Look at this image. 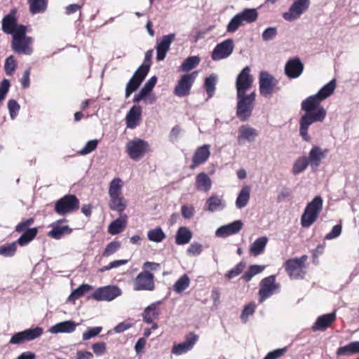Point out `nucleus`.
<instances>
[{"label": "nucleus", "instance_id": "obj_1", "mask_svg": "<svg viewBox=\"0 0 359 359\" xmlns=\"http://www.w3.org/2000/svg\"><path fill=\"white\" fill-rule=\"evenodd\" d=\"M336 88V81L332 79L325 84L315 95H310L304 100L301 108L305 111L299 120V135L306 142H309L311 137L308 134L309 126L315 122H322L327 114L325 108L320 102L332 95Z\"/></svg>", "mask_w": 359, "mask_h": 359}, {"label": "nucleus", "instance_id": "obj_2", "mask_svg": "<svg viewBox=\"0 0 359 359\" xmlns=\"http://www.w3.org/2000/svg\"><path fill=\"white\" fill-rule=\"evenodd\" d=\"M154 51L148 50L144 56L143 64L137 69L133 76L128 83L126 88V97L128 98L132 93L135 91L147 75L151 64Z\"/></svg>", "mask_w": 359, "mask_h": 359}, {"label": "nucleus", "instance_id": "obj_3", "mask_svg": "<svg viewBox=\"0 0 359 359\" xmlns=\"http://www.w3.org/2000/svg\"><path fill=\"white\" fill-rule=\"evenodd\" d=\"M323 201L319 196L307 204L301 217V224L303 227L308 228L316 221L323 209Z\"/></svg>", "mask_w": 359, "mask_h": 359}, {"label": "nucleus", "instance_id": "obj_4", "mask_svg": "<svg viewBox=\"0 0 359 359\" xmlns=\"http://www.w3.org/2000/svg\"><path fill=\"white\" fill-rule=\"evenodd\" d=\"M236 115L242 121H247L252 115L255 107L256 93L255 90L248 95H236Z\"/></svg>", "mask_w": 359, "mask_h": 359}, {"label": "nucleus", "instance_id": "obj_5", "mask_svg": "<svg viewBox=\"0 0 359 359\" xmlns=\"http://www.w3.org/2000/svg\"><path fill=\"white\" fill-rule=\"evenodd\" d=\"M26 32V27H20L17 32L13 35L11 46L15 52L29 55L33 52L31 45L34 40L32 37L27 36Z\"/></svg>", "mask_w": 359, "mask_h": 359}, {"label": "nucleus", "instance_id": "obj_6", "mask_svg": "<svg viewBox=\"0 0 359 359\" xmlns=\"http://www.w3.org/2000/svg\"><path fill=\"white\" fill-rule=\"evenodd\" d=\"M308 257L303 255L300 257L290 259L285 262V271L291 279H302L306 275L305 264Z\"/></svg>", "mask_w": 359, "mask_h": 359}, {"label": "nucleus", "instance_id": "obj_7", "mask_svg": "<svg viewBox=\"0 0 359 359\" xmlns=\"http://www.w3.org/2000/svg\"><path fill=\"white\" fill-rule=\"evenodd\" d=\"M126 150L131 159L138 161L150 150V147L147 141L135 138L127 142Z\"/></svg>", "mask_w": 359, "mask_h": 359}, {"label": "nucleus", "instance_id": "obj_8", "mask_svg": "<svg viewBox=\"0 0 359 359\" xmlns=\"http://www.w3.org/2000/svg\"><path fill=\"white\" fill-rule=\"evenodd\" d=\"M254 79L250 74V68L247 66L243 69L238 75L236 81V95H248V92H251L253 86Z\"/></svg>", "mask_w": 359, "mask_h": 359}, {"label": "nucleus", "instance_id": "obj_9", "mask_svg": "<svg viewBox=\"0 0 359 359\" xmlns=\"http://www.w3.org/2000/svg\"><path fill=\"white\" fill-rule=\"evenodd\" d=\"M121 294V290L115 285H107L96 289L89 298L98 302H111Z\"/></svg>", "mask_w": 359, "mask_h": 359}, {"label": "nucleus", "instance_id": "obj_10", "mask_svg": "<svg viewBox=\"0 0 359 359\" xmlns=\"http://www.w3.org/2000/svg\"><path fill=\"white\" fill-rule=\"evenodd\" d=\"M280 289L279 284L276 282L275 276H269L260 282L259 291V301L260 303L270 297L273 294L278 292Z\"/></svg>", "mask_w": 359, "mask_h": 359}, {"label": "nucleus", "instance_id": "obj_11", "mask_svg": "<svg viewBox=\"0 0 359 359\" xmlns=\"http://www.w3.org/2000/svg\"><path fill=\"white\" fill-rule=\"evenodd\" d=\"M310 6V0H295L289 11L283 14V18L289 22L298 19Z\"/></svg>", "mask_w": 359, "mask_h": 359}, {"label": "nucleus", "instance_id": "obj_12", "mask_svg": "<svg viewBox=\"0 0 359 359\" xmlns=\"http://www.w3.org/2000/svg\"><path fill=\"white\" fill-rule=\"evenodd\" d=\"M234 43L231 39H228L218 43L213 49L211 58L219 61L229 57L233 51Z\"/></svg>", "mask_w": 359, "mask_h": 359}, {"label": "nucleus", "instance_id": "obj_13", "mask_svg": "<svg viewBox=\"0 0 359 359\" xmlns=\"http://www.w3.org/2000/svg\"><path fill=\"white\" fill-rule=\"evenodd\" d=\"M79 208V200L74 195H67L58 200L55 205L57 213L64 215L71 212Z\"/></svg>", "mask_w": 359, "mask_h": 359}, {"label": "nucleus", "instance_id": "obj_14", "mask_svg": "<svg viewBox=\"0 0 359 359\" xmlns=\"http://www.w3.org/2000/svg\"><path fill=\"white\" fill-rule=\"evenodd\" d=\"M198 72L183 75L178 81L174 93L178 97H184L189 94L191 88L197 76Z\"/></svg>", "mask_w": 359, "mask_h": 359}, {"label": "nucleus", "instance_id": "obj_15", "mask_svg": "<svg viewBox=\"0 0 359 359\" xmlns=\"http://www.w3.org/2000/svg\"><path fill=\"white\" fill-rule=\"evenodd\" d=\"M154 275L147 271L141 272L134 280V290H149L154 288Z\"/></svg>", "mask_w": 359, "mask_h": 359}, {"label": "nucleus", "instance_id": "obj_16", "mask_svg": "<svg viewBox=\"0 0 359 359\" xmlns=\"http://www.w3.org/2000/svg\"><path fill=\"white\" fill-rule=\"evenodd\" d=\"M259 93L263 96L270 95L277 84L273 76L266 72H261L259 76Z\"/></svg>", "mask_w": 359, "mask_h": 359}, {"label": "nucleus", "instance_id": "obj_17", "mask_svg": "<svg viewBox=\"0 0 359 359\" xmlns=\"http://www.w3.org/2000/svg\"><path fill=\"white\" fill-rule=\"evenodd\" d=\"M259 135V132L249 125H242L238 130L237 142L239 145L253 142Z\"/></svg>", "mask_w": 359, "mask_h": 359}, {"label": "nucleus", "instance_id": "obj_18", "mask_svg": "<svg viewBox=\"0 0 359 359\" xmlns=\"http://www.w3.org/2000/svg\"><path fill=\"white\" fill-rule=\"evenodd\" d=\"M175 37V34H170L163 36L156 43V59L158 61L163 60L166 56L170 46Z\"/></svg>", "mask_w": 359, "mask_h": 359}, {"label": "nucleus", "instance_id": "obj_19", "mask_svg": "<svg viewBox=\"0 0 359 359\" xmlns=\"http://www.w3.org/2000/svg\"><path fill=\"white\" fill-rule=\"evenodd\" d=\"M198 339V335L190 333L184 341L173 346L172 353L176 355H180L188 352L193 348Z\"/></svg>", "mask_w": 359, "mask_h": 359}, {"label": "nucleus", "instance_id": "obj_20", "mask_svg": "<svg viewBox=\"0 0 359 359\" xmlns=\"http://www.w3.org/2000/svg\"><path fill=\"white\" fill-rule=\"evenodd\" d=\"M210 149L209 144H203L196 149L192 157V164L190 166L191 169L196 168L208 160L210 156Z\"/></svg>", "mask_w": 359, "mask_h": 359}, {"label": "nucleus", "instance_id": "obj_21", "mask_svg": "<svg viewBox=\"0 0 359 359\" xmlns=\"http://www.w3.org/2000/svg\"><path fill=\"white\" fill-rule=\"evenodd\" d=\"M243 226V224L241 220H236L218 228L215 231V236L219 238H226L238 233Z\"/></svg>", "mask_w": 359, "mask_h": 359}, {"label": "nucleus", "instance_id": "obj_22", "mask_svg": "<svg viewBox=\"0 0 359 359\" xmlns=\"http://www.w3.org/2000/svg\"><path fill=\"white\" fill-rule=\"evenodd\" d=\"M304 65L298 57L289 60L285 66V74L290 79L298 78L302 73Z\"/></svg>", "mask_w": 359, "mask_h": 359}, {"label": "nucleus", "instance_id": "obj_23", "mask_svg": "<svg viewBox=\"0 0 359 359\" xmlns=\"http://www.w3.org/2000/svg\"><path fill=\"white\" fill-rule=\"evenodd\" d=\"M327 149H323L320 147L313 146L309 153L307 161L312 169H317L321 161L326 156Z\"/></svg>", "mask_w": 359, "mask_h": 359}, {"label": "nucleus", "instance_id": "obj_24", "mask_svg": "<svg viewBox=\"0 0 359 359\" xmlns=\"http://www.w3.org/2000/svg\"><path fill=\"white\" fill-rule=\"evenodd\" d=\"M226 206V203L223 196L212 195L205 203V210L211 212L223 210Z\"/></svg>", "mask_w": 359, "mask_h": 359}, {"label": "nucleus", "instance_id": "obj_25", "mask_svg": "<svg viewBox=\"0 0 359 359\" xmlns=\"http://www.w3.org/2000/svg\"><path fill=\"white\" fill-rule=\"evenodd\" d=\"M20 27L25 26L17 24L14 12L8 14L2 20V30L6 34L14 35Z\"/></svg>", "mask_w": 359, "mask_h": 359}, {"label": "nucleus", "instance_id": "obj_26", "mask_svg": "<svg viewBox=\"0 0 359 359\" xmlns=\"http://www.w3.org/2000/svg\"><path fill=\"white\" fill-rule=\"evenodd\" d=\"M142 115V109L140 106H133L128 112L126 117L127 128L130 129L135 128L140 123Z\"/></svg>", "mask_w": 359, "mask_h": 359}, {"label": "nucleus", "instance_id": "obj_27", "mask_svg": "<svg viewBox=\"0 0 359 359\" xmlns=\"http://www.w3.org/2000/svg\"><path fill=\"white\" fill-rule=\"evenodd\" d=\"M78 323L73 320H66L56 323L50 327L49 332L52 334L67 333L70 334L76 330Z\"/></svg>", "mask_w": 359, "mask_h": 359}, {"label": "nucleus", "instance_id": "obj_28", "mask_svg": "<svg viewBox=\"0 0 359 359\" xmlns=\"http://www.w3.org/2000/svg\"><path fill=\"white\" fill-rule=\"evenodd\" d=\"M61 220H57L51 224L52 229L48 236L54 239L59 240L65 235L70 234L72 229L67 225H61Z\"/></svg>", "mask_w": 359, "mask_h": 359}, {"label": "nucleus", "instance_id": "obj_29", "mask_svg": "<svg viewBox=\"0 0 359 359\" xmlns=\"http://www.w3.org/2000/svg\"><path fill=\"white\" fill-rule=\"evenodd\" d=\"M336 319L335 313L322 315L319 316L312 327L313 331L325 330Z\"/></svg>", "mask_w": 359, "mask_h": 359}, {"label": "nucleus", "instance_id": "obj_30", "mask_svg": "<svg viewBox=\"0 0 359 359\" xmlns=\"http://www.w3.org/2000/svg\"><path fill=\"white\" fill-rule=\"evenodd\" d=\"M109 207L121 215L127 207V201L123 194L109 196Z\"/></svg>", "mask_w": 359, "mask_h": 359}, {"label": "nucleus", "instance_id": "obj_31", "mask_svg": "<svg viewBox=\"0 0 359 359\" xmlns=\"http://www.w3.org/2000/svg\"><path fill=\"white\" fill-rule=\"evenodd\" d=\"M161 302H154L145 308L142 314L143 320L147 323H151L159 316L158 306L161 304Z\"/></svg>", "mask_w": 359, "mask_h": 359}, {"label": "nucleus", "instance_id": "obj_32", "mask_svg": "<svg viewBox=\"0 0 359 359\" xmlns=\"http://www.w3.org/2000/svg\"><path fill=\"white\" fill-rule=\"evenodd\" d=\"M268 243V238L265 236L259 237L256 239L250 246V254L253 257H257L264 252Z\"/></svg>", "mask_w": 359, "mask_h": 359}, {"label": "nucleus", "instance_id": "obj_33", "mask_svg": "<svg viewBox=\"0 0 359 359\" xmlns=\"http://www.w3.org/2000/svg\"><path fill=\"white\" fill-rule=\"evenodd\" d=\"M127 216L121 215V216L113 221L108 227V232L111 235H116L122 232L126 226Z\"/></svg>", "mask_w": 359, "mask_h": 359}, {"label": "nucleus", "instance_id": "obj_34", "mask_svg": "<svg viewBox=\"0 0 359 359\" xmlns=\"http://www.w3.org/2000/svg\"><path fill=\"white\" fill-rule=\"evenodd\" d=\"M196 187L198 190L208 192L212 187V181L205 172H200L196 177Z\"/></svg>", "mask_w": 359, "mask_h": 359}, {"label": "nucleus", "instance_id": "obj_35", "mask_svg": "<svg viewBox=\"0 0 359 359\" xmlns=\"http://www.w3.org/2000/svg\"><path fill=\"white\" fill-rule=\"evenodd\" d=\"M192 232L186 226H181L178 229L175 236V243L177 245H183L189 243L192 238Z\"/></svg>", "mask_w": 359, "mask_h": 359}, {"label": "nucleus", "instance_id": "obj_36", "mask_svg": "<svg viewBox=\"0 0 359 359\" xmlns=\"http://www.w3.org/2000/svg\"><path fill=\"white\" fill-rule=\"evenodd\" d=\"M250 196V188L248 186L243 187L238 194L236 200V206L238 209L245 208L249 201Z\"/></svg>", "mask_w": 359, "mask_h": 359}, {"label": "nucleus", "instance_id": "obj_37", "mask_svg": "<svg viewBox=\"0 0 359 359\" xmlns=\"http://www.w3.org/2000/svg\"><path fill=\"white\" fill-rule=\"evenodd\" d=\"M336 353L339 356L359 353V341H352L344 346L339 347Z\"/></svg>", "mask_w": 359, "mask_h": 359}, {"label": "nucleus", "instance_id": "obj_38", "mask_svg": "<svg viewBox=\"0 0 359 359\" xmlns=\"http://www.w3.org/2000/svg\"><path fill=\"white\" fill-rule=\"evenodd\" d=\"M243 23H252L257 20L258 12L255 8H245L237 13Z\"/></svg>", "mask_w": 359, "mask_h": 359}, {"label": "nucleus", "instance_id": "obj_39", "mask_svg": "<svg viewBox=\"0 0 359 359\" xmlns=\"http://www.w3.org/2000/svg\"><path fill=\"white\" fill-rule=\"evenodd\" d=\"M48 0H28L29 11L32 14L42 13L47 8Z\"/></svg>", "mask_w": 359, "mask_h": 359}, {"label": "nucleus", "instance_id": "obj_40", "mask_svg": "<svg viewBox=\"0 0 359 359\" xmlns=\"http://www.w3.org/2000/svg\"><path fill=\"white\" fill-rule=\"evenodd\" d=\"M123 182L119 177L114 178L109 183L108 194L109 196L122 194Z\"/></svg>", "mask_w": 359, "mask_h": 359}, {"label": "nucleus", "instance_id": "obj_41", "mask_svg": "<svg viewBox=\"0 0 359 359\" xmlns=\"http://www.w3.org/2000/svg\"><path fill=\"white\" fill-rule=\"evenodd\" d=\"M308 165H309V163L306 156L299 157L293 163L292 168V174L296 175L303 172L307 168Z\"/></svg>", "mask_w": 359, "mask_h": 359}, {"label": "nucleus", "instance_id": "obj_42", "mask_svg": "<svg viewBox=\"0 0 359 359\" xmlns=\"http://www.w3.org/2000/svg\"><path fill=\"white\" fill-rule=\"evenodd\" d=\"M165 237V233L161 227H156L147 231V238L151 242L161 243Z\"/></svg>", "mask_w": 359, "mask_h": 359}, {"label": "nucleus", "instance_id": "obj_43", "mask_svg": "<svg viewBox=\"0 0 359 359\" xmlns=\"http://www.w3.org/2000/svg\"><path fill=\"white\" fill-rule=\"evenodd\" d=\"M36 233V228L27 229L24 231L22 235L18 239L16 243L21 246L26 245L35 238Z\"/></svg>", "mask_w": 359, "mask_h": 359}, {"label": "nucleus", "instance_id": "obj_44", "mask_svg": "<svg viewBox=\"0 0 359 359\" xmlns=\"http://www.w3.org/2000/svg\"><path fill=\"white\" fill-rule=\"evenodd\" d=\"M92 288L93 287L90 285L83 284L72 291L68 297V300L69 302H74L76 299L83 296L85 293L92 290Z\"/></svg>", "mask_w": 359, "mask_h": 359}, {"label": "nucleus", "instance_id": "obj_45", "mask_svg": "<svg viewBox=\"0 0 359 359\" xmlns=\"http://www.w3.org/2000/svg\"><path fill=\"white\" fill-rule=\"evenodd\" d=\"M189 284L190 278L187 274H184L174 284L173 290L177 293H182L189 287Z\"/></svg>", "mask_w": 359, "mask_h": 359}, {"label": "nucleus", "instance_id": "obj_46", "mask_svg": "<svg viewBox=\"0 0 359 359\" xmlns=\"http://www.w3.org/2000/svg\"><path fill=\"white\" fill-rule=\"evenodd\" d=\"M265 269L264 266L262 265H251L248 271L243 275L242 278L248 282L250 281L255 276L262 273Z\"/></svg>", "mask_w": 359, "mask_h": 359}, {"label": "nucleus", "instance_id": "obj_47", "mask_svg": "<svg viewBox=\"0 0 359 359\" xmlns=\"http://www.w3.org/2000/svg\"><path fill=\"white\" fill-rule=\"evenodd\" d=\"M200 62V58L198 56L188 57L182 63L180 69L183 72H189L195 68Z\"/></svg>", "mask_w": 359, "mask_h": 359}, {"label": "nucleus", "instance_id": "obj_48", "mask_svg": "<svg viewBox=\"0 0 359 359\" xmlns=\"http://www.w3.org/2000/svg\"><path fill=\"white\" fill-rule=\"evenodd\" d=\"M17 250V243L5 244L0 246V255L5 257H13Z\"/></svg>", "mask_w": 359, "mask_h": 359}, {"label": "nucleus", "instance_id": "obj_49", "mask_svg": "<svg viewBox=\"0 0 359 359\" xmlns=\"http://www.w3.org/2000/svg\"><path fill=\"white\" fill-rule=\"evenodd\" d=\"M43 330L41 327L27 329L23 331L26 341L34 340L42 335Z\"/></svg>", "mask_w": 359, "mask_h": 359}, {"label": "nucleus", "instance_id": "obj_50", "mask_svg": "<svg viewBox=\"0 0 359 359\" xmlns=\"http://www.w3.org/2000/svg\"><path fill=\"white\" fill-rule=\"evenodd\" d=\"M217 79L216 75L211 74L205 80V87L209 97H211L214 94Z\"/></svg>", "mask_w": 359, "mask_h": 359}, {"label": "nucleus", "instance_id": "obj_51", "mask_svg": "<svg viewBox=\"0 0 359 359\" xmlns=\"http://www.w3.org/2000/svg\"><path fill=\"white\" fill-rule=\"evenodd\" d=\"M243 25L238 14L234 15L226 26V32L229 33L236 32L238 28Z\"/></svg>", "mask_w": 359, "mask_h": 359}, {"label": "nucleus", "instance_id": "obj_52", "mask_svg": "<svg viewBox=\"0 0 359 359\" xmlns=\"http://www.w3.org/2000/svg\"><path fill=\"white\" fill-rule=\"evenodd\" d=\"M245 268V264L241 262L231 269L227 273L225 274V277L228 279H232L240 275Z\"/></svg>", "mask_w": 359, "mask_h": 359}, {"label": "nucleus", "instance_id": "obj_53", "mask_svg": "<svg viewBox=\"0 0 359 359\" xmlns=\"http://www.w3.org/2000/svg\"><path fill=\"white\" fill-rule=\"evenodd\" d=\"M102 330V327L100 326L88 327V330L84 332L82 334L83 340L88 341L91 338L97 336Z\"/></svg>", "mask_w": 359, "mask_h": 359}, {"label": "nucleus", "instance_id": "obj_54", "mask_svg": "<svg viewBox=\"0 0 359 359\" xmlns=\"http://www.w3.org/2000/svg\"><path fill=\"white\" fill-rule=\"evenodd\" d=\"M277 34V28L275 27H269L262 32V39L264 41H272L276 37Z\"/></svg>", "mask_w": 359, "mask_h": 359}, {"label": "nucleus", "instance_id": "obj_55", "mask_svg": "<svg viewBox=\"0 0 359 359\" xmlns=\"http://www.w3.org/2000/svg\"><path fill=\"white\" fill-rule=\"evenodd\" d=\"M16 61L13 55L6 58L4 64L5 72L7 75H12L16 69Z\"/></svg>", "mask_w": 359, "mask_h": 359}, {"label": "nucleus", "instance_id": "obj_56", "mask_svg": "<svg viewBox=\"0 0 359 359\" xmlns=\"http://www.w3.org/2000/svg\"><path fill=\"white\" fill-rule=\"evenodd\" d=\"M98 140H89L85 146L79 151L81 155H87L93 151L97 147Z\"/></svg>", "mask_w": 359, "mask_h": 359}, {"label": "nucleus", "instance_id": "obj_57", "mask_svg": "<svg viewBox=\"0 0 359 359\" xmlns=\"http://www.w3.org/2000/svg\"><path fill=\"white\" fill-rule=\"evenodd\" d=\"M120 247L121 243L119 241H112L107 245L102 255L107 257H109L114 254L120 248Z\"/></svg>", "mask_w": 359, "mask_h": 359}, {"label": "nucleus", "instance_id": "obj_58", "mask_svg": "<svg viewBox=\"0 0 359 359\" xmlns=\"http://www.w3.org/2000/svg\"><path fill=\"white\" fill-rule=\"evenodd\" d=\"M19 104L14 100H11L8 102V109L9 111L10 116L12 120H14L17 116L20 110Z\"/></svg>", "mask_w": 359, "mask_h": 359}, {"label": "nucleus", "instance_id": "obj_59", "mask_svg": "<svg viewBox=\"0 0 359 359\" xmlns=\"http://www.w3.org/2000/svg\"><path fill=\"white\" fill-rule=\"evenodd\" d=\"M255 308L256 306L254 303L249 304L245 306L241 316V318L244 323L247 322L248 318L255 313Z\"/></svg>", "mask_w": 359, "mask_h": 359}, {"label": "nucleus", "instance_id": "obj_60", "mask_svg": "<svg viewBox=\"0 0 359 359\" xmlns=\"http://www.w3.org/2000/svg\"><path fill=\"white\" fill-rule=\"evenodd\" d=\"M94 353L97 355H102L106 353L107 346L104 342H97L92 346Z\"/></svg>", "mask_w": 359, "mask_h": 359}, {"label": "nucleus", "instance_id": "obj_61", "mask_svg": "<svg viewBox=\"0 0 359 359\" xmlns=\"http://www.w3.org/2000/svg\"><path fill=\"white\" fill-rule=\"evenodd\" d=\"M128 262V260L126 259H119V260H115L111 262H110L108 265L102 267L100 269L101 272H104L106 271L111 270L114 268H118L122 265L126 264Z\"/></svg>", "mask_w": 359, "mask_h": 359}, {"label": "nucleus", "instance_id": "obj_62", "mask_svg": "<svg viewBox=\"0 0 359 359\" xmlns=\"http://www.w3.org/2000/svg\"><path fill=\"white\" fill-rule=\"evenodd\" d=\"M203 251V246L198 243H191L187 249V253L191 255H198Z\"/></svg>", "mask_w": 359, "mask_h": 359}, {"label": "nucleus", "instance_id": "obj_63", "mask_svg": "<svg viewBox=\"0 0 359 359\" xmlns=\"http://www.w3.org/2000/svg\"><path fill=\"white\" fill-rule=\"evenodd\" d=\"M156 81L157 79L155 76L151 77L141 90L147 95H148L152 90L153 88L156 83Z\"/></svg>", "mask_w": 359, "mask_h": 359}, {"label": "nucleus", "instance_id": "obj_64", "mask_svg": "<svg viewBox=\"0 0 359 359\" xmlns=\"http://www.w3.org/2000/svg\"><path fill=\"white\" fill-rule=\"evenodd\" d=\"M341 233V226L339 224L335 225L333 226L332 231L325 236V238L327 240L334 239L339 236Z\"/></svg>", "mask_w": 359, "mask_h": 359}]
</instances>
